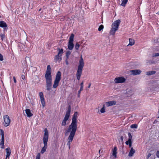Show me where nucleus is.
Returning a JSON list of instances; mask_svg holds the SVG:
<instances>
[{"label": "nucleus", "mask_w": 159, "mask_h": 159, "mask_svg": "<svg viewBox=\"0 0 159 159\" xmlns=\"http://www.w3.org/2000/svg\"><path fill=\"white\" fill-rule=\"evenodd\" d=\"M5 150L7 152L6 158V159L7 157H8L10 156L11 153V150L10 148H7Z\"/></svg>", "instance_id": "dca6fc26"}, {"label": "nucleus", "mask_w": 159, "mask_h": 159, "mask_svg": "<svg viewBox=\"0 0 159 159\" xmlns=\"http://www.w3.org/2000/svg\"><path fill=\"white\" fill-rule=\"evenodd\" d=\"M129 43L128 45L132 46L133 45L134 43V39H129Z\"/></svg>", "instance_id": "412c9836"}, {"label": "nucleus", "mask_w": 159, "mask_h": 159, "mask_svg": "<svg viewBox=\"0 0 159 159\" xmlns=\"http://www.w3.org/2000/svg\"><path fill=\"white\" fill-rule=\"evenodd\" d=\"M77 112H75L72 117V121L71 124L69 126L68 128L66 130V135H67L68 133H70L68 138V141L67 143V145L68 146L69 149L70 148V144L73 140L77 129Z\"/></svg>", "instance_id": "f257e3e1"}, {"label": "nucleus", "mask_w": 159, "mask_h": 159, "mask_svg": "<svg viewBox=\"0 0 159 159\" xmlns=\"http://www.w3.org/2000/svg\"><path fill=\"white\" fill-rule=\"evenodd\" d=\"M1 134L2 136V138L1 140V141L0 143V146L1 148H4V132L2 129H1Z\"/></svg>", "instance_id": "ddd939ff"}, {"label": "nucleus", "mask_w": 159, "mask_h": 159, "mask_svg": "<svg viewBox=\"0 0 159 159\" xmlns=\"http://www.w3.org/2000/svg\"><path fill=\"white\" fill-rule=\"evenodd\" d=\"M117 148L116 147H114L113 150L112 151V155L114 156L115 158L116 157V154L117 153Z\"/></svg>", "instance_id": "6ab92c4d"}, {"label": "nucleus", "mask_w": 159, "mask_h": 159, "mask_svg": "<svg viewBox=\"0 0 159 159\" xmlns=\"http://www.w3.org/2000/svg\"><path fill=\"white\" fill-rule=\"evenodd\" d=\"M138 127V125L136 124H134L132 125L130 127L131 128H137Z\"/></svg>", "instance_id": "cd10ccee"}, {"label": "nucleus", "mask_w": 159, "mask_h": 159, "mask_svg": "<svg viewBox=\"0 0 159 159\" xmlns=\"http://www.w3.org/2000/svg\"><path fill=\"white\" fill-rule=\"evenodd\" d=\"M71 54V52L69 51H67L66 53V56L67 59H68L70 57V55Z\"/></svg>", "instance_id": "393cba45"}, {"label": "nucleus", "mask_w": 159, "mask_h": 159, "mask_svg": "<svg viewBox=\"0 0 159 159\" xmlns=\"http://www.w3.org/2000/svg\"><path fill=\"white\" fill-rule=\"evenodd\" d=\"M156 156L157 157L159 158V151H157L156 152Z\"/></svg>", "instance_id": "4c0bfd02"}, {"label": "nucleus", "mask_w": 159, "mask_h": 159, "mask_svg": "<svg viewBox=\"0 0 159 159\" xmlns=\"http://www.w3.org/2000/svg\"><path fill=\"white\" fill-rule=\"evenodd\" d=\"M3 59V57L2 55L1 54H0V61H2Z\"/></svg>", "instance_id": "c9c22d12"}, {"label": "nucleus", "mask_w": 159, "mask_h": 159, "mask_svg": "<svg viewBox=\"0 0 159 159\" xmlns=\"http://www.w3.org/2000/svg\"><path fill=\"white\" fill-rule=\"evenodd\" d=\"M58 50L59 51L58 54L56 55L54 57V61L56 62H59L62 60L61 57L62 54L63 53V50L62 49L58 48Z\"/></svg>", "instance_id": "423d86ee"}, {"label": "nucleus", "mask_w": 159, "mask_h": 159, "mask_svg": "<svg viewBox=\"0 0 159 159\" xmlns=\"http://www.w3.org/2000/svg\"><path fill=\"white\" fill-rule=\"evenodd\" d=\"M26 58H27L29 59V58L28 57H27Z\"/></svg>", "instance_id": "603ef678"}, {"label": "nucleus", "mask_w": 159, "mask_h": 159, "mask_svg": "<svg viewBox=\"0 0 159 159\" xmlns=\"http://www.w3.org/2000/svg\"><path fill=\"white\" fill-rule=\"evenodd\" d=\"M156 73V71H147L146 72V75H153Z\"/></svg>", "instance_id": "4be33fe9"}, {"label": "nucleus", "mask_w": 159, "mask_h": 159, "mask_svg": "<svg viewBox=\"0 0 159 159\" xmlns=\"http://www.w3.org/2000/svg\"><path fill=\"white\" fill-rule=\"evenodd\" d=\"M40 154L39 153H38L37 155L36 159H40Z\"/></svg>", "instance_id": "72a5a7b5"}, {"label": "nucleus", "mask_w": 159, "mask_h": 159, "mask_svg": "<svg viewBox=\"0 0 159 159\" xmlns=\"http://www.w3.org/2000/svg\"><path fill=\"white\" fill-rule=\"evenodd\" d=\"M39 95L40 97V98H44L43 93L42 92H40L39 93Z\"/></svg>", "instance_id": "2f4dec72"}, {"label": "nucleus", "mask_w": 159, "mask_h": 159, "mask_svg": "<svg viewBox=\"0 0 159 159\" xmlns=\"http://www.w3.org/2000/svg\"><path fill=\"white\" fill-rule=\"evenodd\" d=\"M51 73V68L50 66L49 65H48L47 66L46 72L45 75V79L52 78Z\"/></svg>", "instance_id": "1a4fd4ad"}, {"label": "nucleus", "mask_w": 159, "mask_h": 159, "mask_svg": "<svg viewBox=\"0 0 159 159\" xmlns=\"http://www.w3.org/2000/svg\"><path fill=\"white\" fill-rule=\"evenodd\" d=\"M128 1V0H121L122 3L120 5L122 6L125 7Z\"/></svg>", "instance_id": "5701e85b"}, {"label": "nucleus", "mask_w": 159, "mask_h": 159, "mask_svg": "<svg viewBox=\"0 0 159 159\" xmlns=\"http://www.w3.org/2000/svg\"><path fill=\"white\" fill-rule=\"evenodd\" d=\"M0 27L2 28L6 27H7L6 23L3 21H1L0 22Z\"/></svg>", "instance_id": "aec40b11"}, {"label": "nucleus", "mask_w": 159, "mask_h": 159, "mask_svg": "<svg viewBox=\"0 0 159 159\" xmlns=\"http://www.w3.org/2000/svg\"><path fill=\"white\" fill-rule=\"evenodd\" d=\"M61 72L58 71L56 75L55 79L53 85L54 88H56L58 86L59 83L61 80Z\"/></svg>", "instance_id": "39448f33"}, {"label": "nucleus", "mask_w": 159, "mask_h": 159, "mask_svg": "<svg viewBox=\"0 0 159 159\" xmlns=\"http://www.w3.org/2000/svg\"><path fill=\"white\" fill-rule=\"evenodd\" d=\"M81 91H80V90L78 91V97H80V93Z\"/></svg>", "instance_id": "ea45409f"}, {"label": "nucleus", "mask_w": 159, "mask_h": 159, "mask_svg": "<svg viewBox=\"0 0 159 159\" xmlns=\"http://www.w3.org/2000/svg\"><path fill=\"white\" fill-rule=\"evenodd\" d=\"M120 21L118 20L114 21L112 24L111 28L110 31V35H114L116 31L118 30Z\"/></svg>", "instance_id": "20e7f679"}, {"label": "nucleus", "mask_w": 159, "mask_h": 159, "mask_svg": "<svg viewBox=\"0 0 159 159\" xmlns=\"http://www.w3.org/2000/svg\"><path fill=\"white\" fill-rule=\"evenodd\" d=\"M104 28V26L103 25H101L98 28V30L100 31L102 30H103Z\"/></svg>", "instance_id": "c756f323"}, {"label": "nucleus", "mask_w": 159, "mask_h": 159, "mask_svg": "<svg viewBox=\"0 0 159 159\" xmlns=\"http://www.w3.org/2000/svg\"><path fill=\"white\" fill-rule=\"evenodd\" d=\"M132 75H134L140 74L141 72V71L140 70H134L130 71Z\"/></svg>", "instance_id": "4468645a"}, {"label": "nucleus", "mask_w": 159, "mask_h": 159, "mask_svg": "<svg viewBox=\"0 0 159 159\" xmlns=\"http://www.w3.org/2000/svg\"><path fill=\"white\" fill-rule=\"evenodd\" d=\"M84 82L83 81L80 84V91H82L83 89V87H84Z\"/></svg>", "instance_id": "7c9ffc66"}, {"label": "nucleus", "mask_w": 159, "mask_h": 159, "mask_svg": "<svg viewBox=\"0 0 159 159\" xmlns=\"http://www.w3.org/2000/svg\"><path fill=\"white\" fill-rule=\"evenodd\" d=\"M68 59H67V58H66V64L67 65H68L69 64L68 61Z\"/></svg>", "instance_id": "79ce46f5"}, {"label": "nucleus", "mask_w": 159, "mask_h": 159, "mask_svg": "<svg viewBox=\"0 0 159 159\" xmlns=\"http://www.w3.org/2000/svg\"><path fill=\"white\" fill-rule=\"evenodd\" d=\"M84 66V62L82 56L80 57V59L79 61V65L78 66L77 70L76 72V75L77 79L79 80L82 74V71Z\"/></svg>", "instance_id": "f03ea898"}, {"label": "nucleus", "mask_w": 159, "mask_h": 159, "mask_svg": "<svg viewBox=\"0 0 159 159\" xmlns=\"http://www.w3.org/2000/svg\"><path fill=\"white\" fill-rule=\"evenodd\" d=\"M126 79L123 77H116L115 79L114 82L116 83H123L124 82Z\"/></svg>", "instance_id": "f8f14e48"}, {"label": "nucleus", "mask_w": 159, "mask_h": 159, "mask_svg": "<svg viewBox=\"0 0 159 159\" xmlns=\"http://www.w3.org/2000/svg\"><path fill=\"white\" fill-rule=\"evenodd\" d=\"M46 79L47 90L48 91L50 90L52 85V79L48 78Z\"/></svg>", "instance_id": "9d476101"}, {"label": "nucleus", "mask_w": 159, "mask_h": 159, "mask_svg": "<svg viewBox=\"0 0 159 159\" xmlns=\"http://www.w3.org/2000/svg\"><path fill=\"white\" fill-rule=\"evenodd\" d=\"M13 80H14V82L15 83H16V78L15 76H14L13 77Z\"/></svg>", "instance_id": "a19ab883"}, {"label": "nucleus", "mask_w": 159, "mask_h": 159, "mask_svg": "<svg viewBox=\"0 0 159 159\" xmlns=\"http://www.w3.org/2000/svg\"><path fill=\"white\" fill-rule=\"evenodd\" d=\"M154 43H156V42H155V40H154Z\"/></svg>", "instance_id": "3c124183"}, {"label": "nucleus", "mask_w": 159, "mask_h": 159, "mask_svg": "<svg viewBox=\"0 0 159 159\" xmlns=\"http://www.w3.org/2000/svg\"><path fill=\"white\" fill-rule=\"evenodd\" d=\"M151 155V153H149L148 154V156H147V157H148V158Z\"/></svg>", "instance_id": "c03bdc74"}, {"label": "nucleus", "mask_w": 159, "mask_h": 159, "mask_svg": "<svg viewBox=\"0 0 159 159\" xmlns=\"http://www.w3.org/2000/svg\"><path fill=\"white\" fill-rule=\"evenodd\" d=\"M4 125L6 127H7L9 125L10 123V120L8 115H6L4 117Z\"/></svg>", "instance_id": "9b49d317"}, {"label": "nucleus", "mask_w": 159, "mask_h": 159, "mask_svg": "<svg viewBox=\"0 0 159 159\" xmlns=\"http://www.w3.org/2000/svg\"><path fill=\"white\" fill-rule=\"evenodd\" d=\"M80 46V44H79L78 43H76L75 46V49L78 50L79 49Z\"/></svg>", "instance_id": "a878e982"}, {"label": "nucleus", "mask_w": 159, "mask_h": 159, "mask_svg": "<svg viewBox=\"0 0 159 159\" xmlns=\"http://www.w3.org/2000/svg\"><path fill=\"white\" fill-rule=\"evenodd\" d=\"M129 146L130 148H131L132 146V142H130L129 144Z\"/></svg>", "instance_id": "a18cd8bd"}, {"label": "nucleus", "mask_w": 159, "mask_h": 159, "mask_svg": "<svg viewBox=\"0 0 159 159\" xmlns=\"http://www.w3.org/2000/svg\"><path fill=\"white\" fill-rule=\"evenodd\" d=\"M132 142L131 141H129V140H128V141H127L125 142V143L126 145H129L130 142Z\"/></svg>", "instance_id": "e433bc0d"}, {"label": "nucleus", "mask_w": 159, "mask_h": 159, "mask_svg": "<svg viewBox=\"0 0 159 159\" xmlns=\"http://www.w3.org/2000/svg\"><path fill=\"white\" fill-rule=\"evenodd\" d=\"M0 36L2 40L3 41L4 39L5 38V35L4 34H0Z\"/></svg>", "instance_id": "c85d7f7f"}, {"label": "nucleus", "mask_w": 159, "mask_h": 159, "mask_svg": "<svg viewBox=\"0 0 159 159\" xmlns=\"http://www.w3.org/2000/svg\"><path fill=\"white\" fill-rule=\"evenodd\" d=\"M41 103L43 107H44L45 104V99L44 98H40Z\"/></svg>", "instance_id": "b1692460"}, {"label": "nucleus", "mask_w": 159, "mask_h": 159, "mask_svg": "<svg viewBox=\"0 0 159 159\" xmlns=\"http://www.w3.org/2000/svg\"><path fill=\"white\" fill-rule=\"evenodd\" d=\"M116 102L115 101H112L107 102H106V106L107 107L112 106L116 104Z\"/></svg>", "instance_id": "2eb2a0df"}, {"label": "nucleus", "mask_w": 159, "mask_h": 159, "mask_svg": "<svg viewBox=\"0 0 159 159\" xmlns=\"http://www.w3.org/2000/svg\"><path fill=\"white\" fill-rule=\"evenodd\" d=\"M91 85V83H89V86H88V88H90V86Z\"/></svg>", "instance_id": "49530a36"}, {"label": "nucleus", "mask_w": 159, "mask_h": 159, "mask_svg": "<svg viewBox=\"0 0 159 159\" xmlns=\"http://www.w3.org/2000/svg\"><path fill=\"white\" fill-rule=\"evenodd\" d=\"M135 153V150L132 147L131 148V150L129 152L128 156L129 157H132L134 154Z\"/></svg>", "instance_id": "a211bd4d"}, {"label": "nucleus", "mask_w": 159, "mask_h": 159, "mask_svg": "<svg viewBox=\"0 0 159 159\" xmlns=\"http://www.w3.org/2000/svg\"><path fill=\"white\" fill-rule=\"evenodd\" d=\"M157 14H158L159 15V11H158L157 13Z\"/></svg>", "instance_id": "09e8293b"}, {"label": "nucleus", "mask_w": 159, "mask_h": 159, "mask_svg": "<svg viewBox=\"0 0 159 159\" xmlns=\"http://www.w3.org/2000/svg\"><path fill=\"white\" fill-rule=\"evenodd\" d=\"M25 113L28 117H30L33 116V114L31 112L29 109H26L25 110Z\"/></svg>", "instance_id": "f3484780"}, {"label": "nucleus", "mask_w": 159, "mask_h": 159, "mask_svg": "<svg viewBox=\"0 0 159 159\" xmlns=\"http://www.w3.org/2000/svg\"><path fill=\"white\" fill-rule=\"evenodd\" d=\"M152 56L153 57L159 56V53H154L153 54Z\"/></svg>", "instance_id": "f704fd0d"}, {"label": "nucleus", "mask_w": 159, "mask_h": 159, "mask_svg": "<svg viewBox=\"0 0 159 159\" xmlns=\"http://www.w3.org/2000/svg\"><path fill=\"white\" fill-rule=\"evenodd\" d=\"M124 139V138L123 136H121L120 138V140H121L122 142H123Z\"/></svg>", "instance_id": "37998d69"}, {"label": "nucleus", "mask_w": 159, "mask_h": 159, "mask_svg": "<svg viewBox=\"0 0 159 159\" xmlns=\"http://www.w3.org/2000/svg\"><path fill=\"white\" fill-rule=\"evenodd\" d=\"M74 37V34H72L69 38L68 48V49L70 50H72L74 46V44L73 43Z\"/></svg>", "instance_id": "6e6552de"}, {"label": "nucleus", "mask_w": 159, "mask_h": 159, "mask_svg": "<svg viewBox=\"0 0 159 159\" xmlns=\"http://www.w3.org/2000/svg\"><path fill=\"white\" fill-rule=\"evenodd\" d=\"M100 151H101V150H99V153H100Z\"/></svg>", "instance_id": "8fccbe9b"}, {"label": "nucleus", "mask_w": 159, "mask_h": 159, "mask_svg": "<svg viewBox=\"0 0 159 159\" xmlns=\"http://www.w3.org/2000/svg\"><path fill=\"white\" fill-rule=\"evenodd\" d=\"M128 136H129V141H131L132 139V136L130 133H128Z\"/></svg>", "instance_id": "473e14b6"}, {"label": "nucleus", "mask_w": 159, "mask_h": 159, "mask_svg": "<svg viewBox=\"0 0 159 159\" xmlns=\"http://www.w3.org/2000/svg\"><path fill=\"white\" fill-rule=\"evenodd\" d=\"M158 117L159 118V110H158Z\"/></svg>", "instance_id": "de8ad7c7"}, {"label": "nucleus", "mask_w": 159, "mask_h": 159, "mask_svg": "<svg viewBox=\"0 0 159 159\" xmlns=\"http://www.w3.org/2000/svg\"><path fill=\"white\" fill-rule=\"evenodd\" d=\"M71 106L69 105L68 107V110L66 111L65 116L63 120L61 125L62 126H65L66 125L67 120H68L71 111Z\"/></svg>", "instance_id": "0eeeda50"}, {"label": "nucleus", "mask_w": 159, "mask_h": 159, "mask_svg": "<svg viewBox=\"0 0 159 159\" xmlns=\"http://www.w3.org/2000/svg\"><path fill=\"white\" fill-rule=\"evenodd\" d=\"M105 105H103V107L100 110V111L102 113H103L105 111Z\"/></svg>", "instance_id": "bb28decb"}, {"label": "nucleus", "mask_w": 159, "mask_h": 159, "mask_svg": "<svg viewBox=\"0 0 159 159\" xmlns=\"http://www.w3.org/2000/svg\"><path fill=\"white\" fill-rule=\"evenodd\" d=\"M22 79L24 80L25 79V76L23 75H22L21 76Z\"/></svg>", "instance_id": "58836bf2"}, {"label": "nucleus", "mask_w": 159, "mask_h": 159, "mask_svg": "<svg viewBox=\"0 0 159 159\" xmlns=\"http://www.w3.org/2000/svg\"><path fill=\"white\" fill-rule=\"evenodd\" d=\"M44 134L43 138V142L44 146L41 151V153L43 154L46 151L47 148V142L48 138V133L47 129H44Z\"/></svg>", "instance_id": "7ed1b4c3"}]
</instances>
